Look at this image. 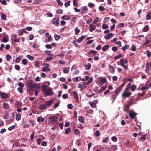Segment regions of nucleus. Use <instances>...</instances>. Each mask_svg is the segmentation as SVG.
Instances as JSON below:
<instances>
[{"label":"nucleus","mask_w":151,"mask_h":151,"mask_svg":"<svg viewBox=\"0 0 151 151\" xmlns=\"http://www.w3.org/2000/svg\"><path fill=\"white\" fill-rule=\"evenodd\" d=\"M3 105H4V108L6 109H8L9 108V106L8 104L4 103Z\"/></svg>","instance_id":"27"},{"label":"nucleus","mask_w":151,"mask_h":151,"mask_svg":"<svg viewBox=\"0 0 151 151\" xmlns=\"http://www.w3.org/2000/svg\"><path fill=\"white\" fill-rule=\"evenodd\" d=\"M21 118V115L20 114H17L16 116V119L17 121H19L20 120Z\"/></svg>","instance_id":"30"},{"label":"nucleus","mask_w":151,"mask_h":151,"mask_svg":"<svg viewBox=\"0 0 151 151\" xmlns=\"http://www.w3.org/2000/svg\"><path fill=\"white\" fill-rule=\"evenodd\" d=\"M45 105L47 106H49L51 105L53 103V99H50L48 101H45Z\"/></svg>","instance_id":"8"},{"label":"nucleus","mask_w":151,"mask_h":151,"mask_svg":"<svg viewBox=\"0 0 151 151\" xmlns=\"http://www.w3.org/2000/svg\"><path fill=\"white\" fill-rule=\"evenodd\" d=\"M48 86H43L42 87V91L43 92H45H45L47 91V90L48 88Z\"/></svg>","instance_id":"25"},{"label":"nucleus","mask_w":151,"mask_h":151,"mask_svg":"<svg viewBox=\"0 0 151 151\" xmlns=\"http://www.w3.org/2000/svg\"><path fill=\"white\" fill-rule=\"evenodd\" d=\"M59 19L58 17H56L54 18L52 20L53 24L56 26H58L59 24Z\"/></svg>","instance_id":"6"},{"label":"nucleus","mask_w":151,"mask_h":151,"mask_svg":"<svg viewBox=\"0 0 151 151\" xmlns=\"http://www.w3.org/2000/svg\"><path fill=\"white\" fill-rule=\"evenodd\" d=\"M88 53L89 54H95L96 53V52L95 51L91 50L89 51L88 52Z\"/></svg>","instance_id":"45"},{"label":"nucleus","mask_w":151,"mask_h":151,"mask_svg":"<svg viewBox=\"0 0 151 151\" xmlns=\"http://www.w3.org/2000/svg\"><path fill=\"white\" fill-rule=\"evenodd\" d=\"M112 50L113 51L115 52L117 51V48L115 46H114V47H112Z\"/></svg>","instance_id":"64"},{"label":"nucleus","mask_w":151,"mask_h":151,"mask_svg":"<svg viewBox=\"0 0 151 151\" xmlns=\"http://www.w3.org/2000/svg\"><path fill=\"white\" fill-rule=\"evenodd\" d=\"M74 132L76 135H79L80 134V132L78 129H75L74 130Z\"/></svg>","instance_id":"41"},{"label":"nucleus","mask_w":151,"mask_h":151,"mask_svg":"<svg viewBox=\"0 0 151 151\" xmlns=\"http://www.w3.org/2000/svg\"><path fill=\"white\" fill-rule=\"evenodd\" d=\"M91 67V65L90 63H88L85 66V67L86 69L87 70H88L90 69Z\"/></svg>","instance_id":"29"},{"label":"nucleus","mask_w":151,"mask_h":151,"mask_svg":"<svg viewBox=\"0 0 151 151\" xmlns=\"http://www.w3.org/2000/svg\"><path fill=\"white\" fill-rule=\"evenodd\" d=\"M79 73V70H76V71H75V72L73 73L72 75L73 76H74L75 75L78 74V73Z\"/></svg>","instance_id":"55"},{"label":"nucleus","mask_w":151,"mask_h":151,"mask_svg":"<svg viewBox=\"0 0 151 151\" xmlns=\"http://www.w3.org/2000/svg\"><path fill=\"white\" fill-rule=\"evenodd\" d=\"M1 19L3 20H5L6 19V15L4 13H2L1 14Z\"/></svg>","instance_id":"35"},{"label":"nucleus","mask_w":151,"mask_h":151,"mask_svg":"<svg viewBox=\"0 0 151 151\" xmlns=\"http://www.w3.org/2000/svg\"><path fill=\"white\" fill-rule=\"evenodd\" d=\"M36 87V85L34 84H32L29 86V87L31 89H33L35 88Z\"/></svg>","instance_id":"49"},{"label":"nucleus","mask_w":151,"mask_h":151,"mask_svg":"<svg viewBox=\"0 0 151 151\" xmlns=\"http://www.w3.org/2000/svg\"><path fill=\"white\" fill-rule=\"evenodd\" d=\"M39 63L38 62L36 61L34 65L37 68L39 66Z\"/></svg>","instance_id":"57"},{"label":"nucleus","mask_w":151,"mask_h":151,"mask_svg":"<svg viewBox=\"0 0 151 151\" xmlns=\"http://www.w3.org/2000/svg\"><path fill=\"white\" fill-rule=\"evenodd\" d=\"M43 65L44 68H42V70L44 72L49 71L50 70V69L48 68L49 65L47 64H45Z\"/></svg>","instance_id":"5"},{"label":"nucleus","mask_w":151,"mask_h":151,"mask_svg":"<svg viewBox=\"0 0 151 151\" xmlns=\"http://www.w3.org/2000/svg\"><path fill=\"white\" fill-rule=\"evenodd\" d=\"M18 85L19 86H20L19 87H21V88H23L24 86V84L23 83H22L21 82H19L18 83Z\"/></svg>","instance_id":"48"},{"label":"nucleus","mask_w":151,"mask_h":151,"mask_svg":"<svg viewBox=\"0 0 151 151\" xmlns=\"http://www.w3.org/2000/svg\"><path fill=\"white\" fill-rule=\"evenodd\" d=\"M80 30L79 29L78 27H76L75 29V33L76 35H77L78 34L79 32H80Z\"/></svg>","instance_id":"34"},{"label":"nucleus","mask_w":151,"mask_h":151,"mask_svg":"<svg viewBox=\"0 0 151 151\" xmlns=\"http://www.w3.org/2000/svg\"><path fill=\"white\" fill-rule=\"evenodd\" d=\"M27 57L31 61L33 60L34 59L33 57L32 56L29 55H27Z\"/></svg>","instance_id":"43"},{"label":"nucleus","mask_w":151,"mask_h":151,"mask_svg":"<svg viewBox=\"0 0 151 151\" xmlns=\"http://www.w3.org/2000/svg\"><path fill=\"white\" fill-rule=\"evenodd\" d=\"M71 131L70 129L69 128H66L65 131V134H68Z\"/></svg>","instance_id":"36"},{"label":"nucleus","mask_w":151,"mask_h":151,"mask_svg":"<svg viewBox=\"0 0 151 151\" xmlns=\"http://www.w3.org/2000/svg\"><path fill=\"white\" fill-rule=\"evenodd\" d=\"M68 95L67 94H64L62 96V97L64 99H65L68 98Z\"/></svg>","instance_id":"53"},{"label":"nucleus","mask_w":151,"mask_h":151,"mask_svg":"<svg viewBox=\"0 0 151 151\" xmlns=\"http://www.w3.org/2000/svg\"><path fill=\"white\" fill-rule=\"evenodd\" d=\"M9 41L8 35L5 36L2 39V41L4 43H6Z\"/></svg>","instance_id":"20"},{"label":"nucleus","mask_w":151,"mask_h":151,"mask_svg":"<svg viewBox=\"0 0 151 151\" xmlns=\"http://www.w3.org/2000/svg\"><path fill=\"white\" fill-rule=\"evenodd\" d=\"M18 90L19 92L20 93H22L23 92V90H22V88L18 87Z\"/></svg>","instance_id":"61"},{"label":"nucleus","mask_w":151,"mask_h":151,"mask_svg":"<svg viewBox=\"0 0 151 151\" xmlns=\"http://www.w3.org/2000/svg\"><path fill=\"white\" fill-rule=\"evenodd\" d=\"M88 8L87 6H83L81 9V13L82 14H84L86 11L88 10Z\"/></svg>","instance_id":"13"},{"label":"nucleus","mask_w":151,"mask_h":151,"mask_svg":"<svg viewBox=\"0 0 151 151\" xmlns=\"http://www.w3.org/2000/svg\"><path fill=\"white\" fill-rule=\"evenodd\" d=\"M129 109V106L128 105H126L124 107V111L126 113H128L129 111L128 110Z\"/></svg>","instance_id":"21"},{"label":"nucleus","mask_w":151,"mask_h":151,"mask_svg":"<svg viewBox=\"0 0 151 151\" xmlns=\"http://www.w3.org/2000/svg\"><path fill=\"white\" fill-rule=\"evenodd\" d=\"M149 88V86H146L142 87L141 88V90L142 91H143L146 89H148Z\"/></svg>","instance_id":"33"},{"label":"nucleus","mask_w":151,"mask_h":151,"mask_svg":"<svg viewBox=\"0 0 151 151\" xmlns=\"http://www.w3.org/2000/svg\"><path fill=\"white\" fill-rule=\"evenodd\" d=\"M69 70V68H65L63 70V72L65 73H68Z\"/></svg>","instance_id":"31"},{"label":"nucleus","mask_w":151,"mask_h":151,"mask_svg":"<svg viewBox=\"0 0 151 151\" xmlns=\"http://www.w3.org/2000/svg\"><path fill=\"white\" fill-rule=\"evenodd\" d=\"M149 28V26L148 25H147L144 27L142 29V31H143L144 32H147L148 31Z\"/></svg>","instance_id":"22"},{"label":"nucleus","mask_w":151,"mask_h":151,"mask_svg":"<svg viewBox=\"0 0 151 151\" xmlns=\"http://www.w3.org/2000/svg\"><path fill=\"white\" fill-rule=\"evenodd\" d=\"M6 57L7 61H9L11 58V56L9 54H7L6 55Z\"/></svg>","instance_id":"47"},{"label":"nucleus","mask_w":151,"mask_h":151,"mask_svg":"<svg viewBox=\"0 0 151 151\" xmlns=\"http://www.w3.org/2000/svg\"><path fill=\"white\" fill-rule=\"evenodd\" d=\"M22 63L24 65H26L27 64L26 60V59H23L22 60Z\"/></svg>","instance_id":"59"},{"label":"nucleus","mask_w":151,"mask_h":151,"mask_svg":"<svg viewBox=\"0 0 151 151\" xmlns=\"http://www.w3.org/2000/svg\"><path fill=\"white\" fill-rule=\"evenodd\" d=\"M113 36V34L112 33H110L107 34L106 35L104 36L105 39H109L112 37Z\"/></svg>","instance_id":"12"},{"label":"nucleus","mask_w":151,"mask_h":151,"mask_svg":"<svg viewBox=\"0 0 151 151\" xmlns=\"http://www.w3.org/2000/svg\"><path fill=\"white\" fill-rule=\"evenodd\" d=\"M94 4L93 3H89L88 4V6L91 8H92L94 6Z\"/></svg>","instance_id":"50"},{"label":"nucleus","mask_w":151,"mask_h":151,"mask_svg":"<svg viewBox=\"0 0 151 151\" xmlns=\"http://www.w3.org/2000/svg\"><path fill=\"white\" fill-rule=\"evenodd\" d=\"M98 20H99L98 17H96L95 19L93 21V22L92 24H96L98 21Z\"/></svg>","instance_id":"44"},{"label":"nucleus","mask_w":151,"mask_h":151,"mask_svg":"<svg viewBox=\"0 0 151 151\" xmlns=\"http://www.w3.org/2000/svg\"><path fill=\"white\" fill-rule=\"evenodd\" d=\"M52 37L50 35H49L48 37V41L49 42H51L52 40Z\"/></svg>","instance_id":"46"},{"label":"nucleus","mask_w":151,"mask_h":151,"mask_svg":"<svg viewBox=\"0 0 151 151\" xmlns=\"http://www.w3.org/2000/svg\"><path fill=\"white\" fill-rule=\"evenodd\" d=\"M151 19V13H149L146 15V19L149 20Z\"/></svg>","instance_id":"24"},{"label":"nucleus","mask_w":151,"mask_h":151,"mask_svg":"<svg viewBox=\"0 0 151 151\" xmlns=\"http://www.w3.org/2000/svg\"><path fill=\"white\" fill-rule=\"evenodd\" d=\"M120 65L121 66H124V61L123 58L121 59L120 60Z\"/></svg>","instance_id":"37"},{"label":"nucleus","mask_w":151,"mask_h":151,"mask_svg":"<svg viewBox=\"0 0 151 151\" xmlns=\"http://www.w3.org/2000/svg\"><path fill=\"white\" fill-rule=\"evenodd\" d=\"M15 127V126L14 125L11 126L8 128V129L9 131H11Z\"/></svg>","instance_id":"52"},{"label":"nucleus","mask_w":151,"mask_h":151,"mask_svg":"<svg viewBox=\"0 0 151 151\" xmlns=\"http://www.w3.org/2000/svg\"><path fill=\"white\" fill-rule=\"evenodd\" d=\"M109 67L110 68L109 70L110 72L112 73H114L115 72L114 68H113L110 65L109 66Z\"/></svg>","instance_id":"26"},{"label":"nucleus","mask_w":151,"mask_h":151,"mask_svg":"<svg viewBox=\"0 0 151 151\" xmlns=\"http://www.w3.org/2000/svg\"><path fill=\"white\" fill-rule=\"evenodd\" d=\"M54 92L52 89L50 87H48L47 91L44 94L45 96L46 97L52 95L53 94Z\"/></svg>","instance_id":"1"},{"label":"nucleus","mask_w":151,"mask_h":151,"mask_svg":"<svg viewBox=\"0 0 151 151\" xmlns=\"http://www.w3.org/2000/svg\"><path fill=\"white\" fill-rule=\"evenodd\" d=\"M85 36L84 35H82L78 38L77 40V42L78 43L81 42L85 38Z\"/></svg>","instance_id":"15"},{"label":"nucleus","mask_w":151,"mask_h":151,"mask_svg":"<svg viewBox=\"0 0 151 151\" xmlns=\"http://www.w3.org/2000/svg\"><path fill=\"white\" fill-rule=\"evenodd\" d=\"M78 0H73V5L76 6H78V4L77 2V1Z\"/></svg>","instance_id":"39"},{"label":"nucleus","mask_w":151,"mask_h":151,"mask_svg":"<svg viewBox=\"0 0 151 151\" xmlns=\"http://www.w3.org/2000/svg\"><path fill=\"white\" fill-rule=\"evenodd\" d=\"M121 90L122 89L118 88L114 92V93L115 94V97L114 98V99L116 98L117 95L120 92ZM113 93V92L112 93Z\"/></svg>","instance_id":"10"},{"label":"nucleus","mask_w":151,"mask_h":151,"mask_svg":"<svg viewBox=\"0 0 151 151\" xmlns=\"http://www.w3.org/2000/svg\"><path fill=\"white\" fill-rule=\"evenodd\" d=\"M46 106L45 104H44L40 105L39 106V108L41 110H43L46 108Z\"/></svg>","instance_id":"18"},{"label":"nucleus","mask_w":151,"mask_h":151,"mask_svg":"<svg viewBox=\"0 0 151 151\" xmlns=\"http://www.w3.org/2000/svg\"><path fill=\"white\" fill-rule=\"evenodd\" d=\"M56 1L58 3V4L60 6H61L63 5V3L60 1V0H56Z\"/></svg>","instance_id":"54"},{"label":"nucleus","mask_w":151,"mask_h":151,"mask_svg":"<svg viewBox=\"0 0 151 151\" xmlns=\"http://www.w3.org/2000/svg\"><path fill=\"white\" fill-rule=\"evenodd\" d=\"M84 118L82 116H79L78 117V120L81 123H83L84 122Z\"/></svg>","instance_id":"19"},{"label":"nucleus","mask_w":151,"mask_h":151,"mask_svg":"<svg viewBox=\"0 0 151 151\" xmlns=\"http://www.w3.org/2000/svg\"><path fill=\"white\" fill-rule=\"evenodd\" d=\"M93 42V40H89L87 42V44L88 45H89L91 44Z\"/></svg>","instance_id":"62"},{"label":"nucleus","mask_w":151,"mask_h":151,"mask_svg":"<svg viewBox=\"0 0 151 151\" xmlns=\"http://www.w3.org/2000/svg\"><path fill=\"white\" fill-rule=\"evenodd\" d=\"M54 38L56 40H58L60 38V36L58 35L55 34L54 35Z\"/></svg>","instance_id":"32"},{"label":"nucleus","mask_w":151,"mask_h":151,"mask_svg":"<svg viewBox=\"0 0 151 151\" xmlns=\"http://www.w3.org/2000/svg\"><path fill=\"white\" fill-rule=\"evenodd\" d=\"M45 47L47 49H51L52 48V46L50 44L46 45Z\"/></svg>","instance_id":"58"},{"label":"nucleus","mask_w":151,"mask_h":151,"mask_svg":"<svg viewBox=\"0 0 151 151\" xmlns=\"http://www.w3.org/2000/svg\"><path fill=\"white\" fill-rule=\"evenodd\" d=\"M97 103V100H95L92 101V102H89V104H90L91 107L92 108H94L96 106V104Z\"/></svg>","instance_id":"7"},{"label":"nucleus","mask_w":151,"mask_h":151,"mask_svg":"<svg viewBox=\"0 0 151 151\" xmlns=\"http://www.w3.org/2000/svg\"><path fill=\"white\" fill-rule=\"evenodd\" d=\"M112 140L114 142H116L117 140L116 137L115 136L111 138Z\"/></svg>","instance_id":"63"},{"label":"nucleus","mask_w":151,"mask_h":151,"mask_svg":"<svg viewBox=\"0 0 151 151\" xmlns=\"http://www.w3.org/2000/svg\"><path fill=\"white\" fill-rule=\"evenodd\" d=\"M93 80V79L92 77H91L89 78L88 79V82L86 83V84L88 85V84L90 83Z\"/></svg>","instance_id":"38"},{"label":"nucleus","mask_w":151,"mask_h":151,"mask_svg":"<svg viewBox=\"0 0 151 151\" xmlns=\"http://www.w3.org/2000/svg\"><path fill=\"white\" fill-rule=\"evenodd\" d=\"M131 93L128 92L127 89H126L124 92H123L122 94V96L123 97L126 98L130 96Z\"/></svg>","instance_id":"2"},{"label":"nucleus","mask_w":151,"mask_h":151,"mask_svg":"<svg viewBox=\"0 0 151 151\" xmlns=\"http://www.w3.org/2000/svg\"><path fill=\"white\" fill-rule=\"evenodd\" d=\"M1 98H6L8 97V96L5 93H1Z\"/></svg>","instance_id":"23"},{"label":"nucleus","mask_w":151,"mask_h":151,"mask_svg":"<svg viewBox=\"0 0 151 151\" xmlns=\"http://www.w3.org/2000/svg\"><path fill=\"white\" fill-rule=\"evenodd\" d=\"M70 1H68L67 2H65L64 4V5L66 7H67L70 4Z\"/></svg>","instance_id":"51"},{"label":"nucleus","mask_w":151,"mask_h":151,"mask_svg":"<svg viewBox=\"0 0 151 151\" xmlns=\"http://www.w3.org/2000/svg\"><path fill=\"white\" fill-rule=\"evenodd\" d=\"M68 108L69 109H71L73 107V105L71 104H69L67 105Z\"/></svg>","instance_id":"60"},{"label":"nucleus","mask_w":151,"mask_h":151,"mask_svg":"<svg viewBox=\"0 0 151 151\" xmlns=\"http://www.w3.org/2000/svg\"><path fill=\"white\" fill-rule=\"evenodd\" d=\"M129 47V46L128 45H125L122 47V50L124 51L126 49H127Z\"/></svg>","instance_id":"42"},{"label":"nucleus","mask_w":151,"mask_h":151,"mask_svg":"<svg viewBox=\"0 0 151 151\" xmlns=\"http://www.w3.org/2000/svg\"><path fill=\"white\" fill-rule=\"evenodd\" d=\"M89 27L90 28L89 30L90 32H92L95 29L96 26L94 24L92 23L90 25Z\"/></svg>","instance_id":"11"},{"label":"nucleus","mask_w":151,"mask_h":151,"mask_svg":"<svg viewBox=\"0 0 151 151\" xmlns=\"http://www.w3.org/2000/svg\"><path fill=\"white\" fill-rule=\"evenodd\" d=\"M57 118L53 116H51L49 118V121L52 123H53L57 121Z\"/></svg>","instance_id":"3"},{"label":"nucleus","mask_w":151,"mask_h":151,"mask_svg":"<svg viewBox=\"0 0 151 151\" xmlns=\"http://www.w3.org/2000/svg\"><path fill=\"white\" fill-rule=\"evenodd\" d=\"M81 79V77L79 76L74 78L72 79V80L74 82H77L80 81Z\"/></svg>","instance_id":"17"},{"label":"nucleus","mask_w":151,"mask_h":151,"mask_svg":"<svg viewBox=\"0 0 151 151\" xmlns=\"http://www.w3.org/2000/svg\"><path fill=\"white\" fill-rule=\"evenodd\" d=\"M72 93L73 95L74 98L75 99H76L77 101L78 102L79 101V98L78 94L77 93L76 91H74Z\"/></svg>","instance_id":"9"},{"label":"nucleus","mask_w":151,"mask_h":151,"mask_svg":"<svg viewBox=\"0 0 151 151\" xmlns=\"http://www.w3.org/2000/svg\"><path fill=\"white\" fill-rule=\"evenodd\" d=\"M70 19V17L69 16L64 15L61 17L62 20H68Z\"/></svg>","instance_id":"16"},{"label":"nucleus","mask_w":151,"mask_h":151,"mask_svg":"<svg viewBox=\"0 0 151 151\" xmlns=\"http://www.w3.org/2000/svg\"><path fill=\"white\" fill-rule=\"evenodd\" d=\"M37 121L40 122H42L44 121V119L41 117H39L37 119Z\"/></svg>","instance_id":"28"},{"label":"nucleus","mask_w":151,"mask_h":151,"mask_svg":"<svg viewBox=\"0 0 151 151\" xmlns=\"http://www.w3.org/2000/svg\"><path fill=\"white\" fill-rule=\"evenodd\" d=\"M87 85L86 83L83 82H82V84L79 83L78 84V88H80L81 89H84L86 87Z\"/></svg>","instance_id":"4"},{"label":"nucleus","mask_w":151,"mask_h":151,"mask_svg":"<svg viewBox=\"0 0 151 151\" xmlns=\"http://www.w3.org/2000/svg\"><path fill=\"white\" fill-rule=\"evenodd\" d=\"M131 50L135 51L136 50V47L134 45H132L131 47Z\"/></svg>","instance_id":"56"},{"label":"nucleus","mask_w":151,"mask_h":151,"mask_svg":"<svg viewBox=\"0 0 151 151\" xmlns=\"http://www.w3.org/2000/svg\"><path fill=\"white\" fill-rule=\"evenodd\" d=\"M137 114L134 112H130L129 113V115L130 117L132 119L134 118Z\"/></svg>","instance_id":"14"},{"label":"nucleus","mask_w":151,"mask_h":151,"mask_svg":"<svg viewBox=\"0 0 151 151\" xmlns=\"http://www.w3.org/2000/svg\"><path fill=\"white\" fill-rule=\"evenodd\" d=\"M131 88L132 91H134L136 88V86L134 85H133L131 86Z\"/></svg>","instance_id":"40"}]
</instances>
